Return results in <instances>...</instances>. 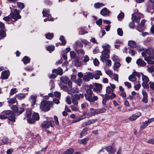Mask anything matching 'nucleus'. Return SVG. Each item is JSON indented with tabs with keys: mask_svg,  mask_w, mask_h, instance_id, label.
<instances>
[{
	"mask_svg": "<svg viewBox=\"0 0 154 154\" xmlns=\"http://www.w3.org/2000/svg\"><path fill=\"white\" fill-rule=\"evenodd\" d=\"M17 91V89L16 88H13L11 90L10 94V95H12L16 93Z\"/></svg>",
	"mask_w": 154,
	"mask_h": 154,
	"instance_id": "a18cd8bd",
	"label": "nucleus"
},
{
	"mask_svg": "<svg viewBox=\"0 0 154 154\" xmlns=\"http://www.w3.org/2000/svg\"><path fill=\"white\" fill-rule=\"evenodd\" d=\"M88 32L86 30L82 28H80V32L79 33L80 35L84 34L85 33H87Z\"/></svg>",
	"mask_w": 154,
	"mask_h": 154,
	"instance_id": "6e6d98bb",
	"label": "nucleus"
},
{
	"mask_svg": "<svg viewBox=\"0 0 154 154\" xmlns=\"http://www.w3.org/2000/svg\"><path fill=\"white\" fill-rule=\"evenodd\" d=\"M88 130V128H84L81 133V135L82 136L85 135L87 134Z\"/></svg>",
	"mask_w": 154,
	"mask_h": 154,
	"instance_id": "79ce46f5",
	"label": "nucleus"
},
{
	"mask_svg": "<svg viewBox=\"0 0 154 154\" xmlns=\"http://www.w3.org/2000/svg\"><path fill=\"white\" fill-rule=\"evenodd\" d=\"M73 152V149H67L63 154H72Z\"/></svg>",
	"mask_w": 154,
	"mask_h": 154,
	"instance_id": "49530a36",
	"label": "nucleus"
},
{
	"mask_svg": "<svg viewBox=\"0 0 154 154\" xmlns=\"http://www.w3.org/2000/svg\"><path fill=\"white\" fill-rule=\"evenodd\" d=\"M72 102L73 104L76 106H78V102L77 100L74 98L73 97H72Z\"/></svg>",
	"mask_w": 154,
	"mask_h": 154,
	"instance_id": "864d4df0",
	"label": "nucleus"
},
{
	"mask_svg": "<svg viewBox=\"0 0 154 154\" xmlns=\"http://www.w3.org/2000/svg\"><path fill=\"white\" fill-rule=\"evenodd\" d=\"M106 150L109 153V154H113L115 152V149L111 146H109L105 148Z\"/></svg>",
	"mask_w": 154,
	"mask_h": 154,
	"instance_id": "393cba45",
	"label": "nucleus"
},
{
	"mask_svg": "<svg viewBox=\"0 0 154 154\" xmlns=\"http://www.w3.org/2000/svg\"><path fill=\"white\" fill-rule=\"evenodd\" d=\"M3 19L8 23H12L14 22V20L12 19L10 15L8 16L4 17Z\"/></svg>",
	"mask_w": 154,
	"mask_h": 154,
	"instance_id": "bb28decb",
	"label": "nucleus"
},
{
	"mask_svg": "<svg viewBox=\"0 0 154 154\" xmlns=\"http://www.w3.org/2000/svg\"><path fill=\"white\" fill-rule=\"evenodd\" d=\"M117 33L118 35L120 36H122L123 32L122 29L120 28H119L117 30Z\"/></svg>",
	"mask_w": 154,
	"mask_h": 154,
	"instance_id": "bf43d9fd",
	"label": "nucleus"
},
{
	"mask_svg": "<svg viewBox=\"0 0 154 154\" xmlns=\"http://www.w3.org/2000/svg\"><path fill=\"white\" fill-rule=\"evenodd\" d=\"M27 122L29 124H32L35 122V121L34 119L29 118L27 119Z\"/></svg>",
	"mask_w": 154,
	"mask_h": 154,
	"instance_id": "774afa93",
	"label": "nucleus"
},
{
	"mask_svg": "<svg viewBox=\"0 0 154 154\" xmlns=\"http://www.w3.org/2000/svg\"><path fill=\"white\" fill-rule=\"evenodd\" d=\"M16 97L14 98L10 99L8 100V102L9 103L14 104L17 102V100L16 99Z\"/></svg>",
	"mask_w": 154,
	"mask_h": 154,
	"instance_id": "58836bf2",
	"label": "nucleus"
},
{
	"mask_svg": "<svg viewBox=\"0 0 154 154\" xmlns=\"http://www.w3.org/2000/svg\"><path fill=\"white\" fill-rule=\"evenodd\" d=\"M26 94L20 93L16 94L15 97L19 100H21L25 98Z\"/></svg>",
	"mask_w": 154,
	"mask_h": 154,
	"instance_id": "cd10ccee",
	"label": "nucleus"
},
{
	"mask_svg": "<svg viewBox=\"0 0 154 154\" xmlns=\"http://www.w3.org/2000/svg\"><path fill=\"white\" fill-rule=\"evenodd\" d=\"M46 49L48 51H50V52L51 51H53L54 49V47L53 46H49L47 47Z\"/></svg>",
	"mask_w": 154,
	"mask_h": 154,
	"instance_id": "09e8293b",
	"label": "nucleus"
},
{
	"mask_svg": "<svg viewBox=\"0 0 154 154\" xmlns=\"http://www.w3.org/2000/svg\"><path fill=\"white\" fill-rule=\"evenodd\" d=\"M129 79L130 81L135 82L137 80V78L134 75H131L129 77Z\"/></svg>",
	"mask_w": 154,
	"mask_h": 154,
	"instance_id": "c9c22d12",
	"label": "nucleus"
},
{
	"mask_svg": "<svg viewBox=\"0 0 154 154\" xmlns=\"http://www.w3.org/2000/svg\"><path fill=\"white\" fill-rule=\"evenodd\" d=\"M143 17V15L141 13L138 12L137 11L135 12L132 14L131 17L132 22H131L129 24V27L131 28H133L135 26L134 22L138 23L140 19Z\"/></svg>",
	"mask_w": 154,
	"mask_h": 154,
	"instance_id": "7ed1b4c3",
	"label": "nucleus"
},
{
	"mask_svg": "<svg viewBox=\"0 0 154 154\" xmlns=\"http://www.w3.org/2000/svg\"><path fill=\"white\" fill-rule=\"evenodd\" d=\"M97 120V119H91L86 121L84 122L82 125V127H84L85 126L89 125L94 124L95 122Z\"/></svg>",
	"mask_w": 154,
	"mask_h": 154,
	"instance_id": "4468645a",
	"label": "nucleus"
},
{
	"mask_svg": "<svg viewBox=\"0 0 154 154\" xmlns=\"http://www.w3.org/2000/svg\"><path fill=\"white\" fill-rule=\"evenodd\" d=\"M105 72L110 77L113 75V72L111 69H108L106 70Z\"/></svg>",
	"mask_w": 154,
	"mask_h": 154,
	"instance_id": "c03bdc74",
	"label": "nucleus"
},
{
	"mask_svg": "<svg viewBox=\"0 0 154 154\" xmlns=\"http://www.w3.org/2000/svg\"><path fill=\"white\" fill-rule=\"evenodd\" d=\"M75 65L77 67L80 66L82 65V62L79 60H77L74 62Z\"/></svg>",
	"mask_w": 154,
	"mask_h": 154,
	"instance_id": "f704fd0d",
	"label": "nucleus"
},
{
	"mask_svg": "<svg viewBox=\"0 0 154 154\" xmlns=\"http://www.w3.org/2000/svg\"><path fill=\"white\" fill-rule=\"evenodd\" d=\"M102 75V73L100 71H97L94 74V78L95 79H98L100 78V76Z\"/></svg>",
	"mask_w": 154,
	"mask_h": 154,
	"instance_id": "c756f323",
	"label": "nucleus"
},
{
	"mask_svg": "<svg viewBox=\"0 0 154 154\" xmlns=\"http://www.w3.org/2000/svg\"><path fill=\"white\" fill-rule=\"evenodd\" d=\"M60 40L62 42L61 44L62 45H64L66 44V42L65 40L64 37L61 36L60 38Z\"/></svg>",
	"mask_w": 154,
	"mask_h": 154,
	"instance_id": "8fccbe9b",
	"label": "nucleus"
},
{
	"mask_svg": "<svg viewBox=\"0 0 154 154\" xmlns=\"http://www.w3.org/2000/svg\"><path fill=\"white\" fill-rule=\"evenodd\" d=\"M52 72L60 75H62L63 74V71L61 69H53Z\"/></svg>",
	"mask_w": 154,
	"mask_h": 154,
	"instance_id": "c85d7f7f",
	"label": "nucleus"
},
{
	"mask_svg": "<svg viewBox=\"0 0 154 154\" xmlns=\"http://www.w3.org/2000/svg\"><path fill=\"white\" fill-rule=\"evenodd\" d=\"M103 50L102 52V55L100 56V60L103 62H105L106 59L109 58V54L110 53L109 49L110 46L108 44H105L102 46Z\"/></svg>",
	"mask_w": 154,
	"mask_h": 154,
	"instance_id": "f03ea898",
	"label": "nucleus"
},
{
	"mask_svg": "<svg viewBox=\"0 0 154 154\" xmlns=\"http://www.w3.org/2000/svg\"><path fill=\"white\" fill-rule=\"evenodd\" d=\"M88 138H85L82 140L79 141V143H83L84 144H85L87 141L88 140Z\"/></svg>",
	"mask_w": 154,
	"mask_h": 154,
	"instance_id": "680f3d73",
	"label": "nucleus"
},
{
	"mask_svg": "<svg viewBox=\"0 0 154 154\" xmlns=\"http://www.w3.org/2000/svg\"><path fill=\"white\" fill-rule=\"evenodd\" d=\"M70 56L71 58L74 59L76 57V54L74 51H71L70 52Z\"/></svg>",
	"mask_w": 154,
	"mask_h": 154,
	"instance_id": "603ef678",
	"label": "nucleus"
},
{
	"mask_svg": "<svg viewBox=\"0 0 154 154\" xmlns=\"http://www.w3.org/2000/svg\"><path fill=\"white\" fill-rule=\"evenodd\" d=\"M46 38L48 39H51L53 36V34L52 33H48L45 35Z\"/></svg>",
	"mask_w": 154,
	"mask_h": 154,
	"instance_id": "a19ab883",
	"label": "nucleus"
},
{
	"mask_svg": "<svg viewBox=\"0 0 154 154\" xmlns=\"http://www.w3.org/2000/svg\"><path fill=\"white\" fill-rule=\"evenodd\" d=\"M75 51L78 53L80 54L81 55H83L85 54V52L83 49H78L76 48L75 49Z\"/></svg>",
	"mask_w": 154,
	"mask_h": 154,
	"instance_id": "e433bc0d",
	"label": "nucleus"
},
{
	"mask_svg": "<svg viewBox=\"0 0 154 154\" xmlns=\"http://www.w3.org/2000/svg\"><path fill=\"white\" fill-rule=\"evenodd\" d=\"M149 124L148 123L147 121H145L140 126L141 128L142 129H143L144 128H145Z\"/></svg>",
	"mask_w": 154,
	"mask_h": 154,
	"instance_id": "de8ad7c7",
	"label": "nucleus"
},
{
	"mask_svg": "<svg viewBox=\"0 0 154 154\" xmlns=\"http://www.w3.org/2000/svg\"><path fill=\"white\" fill-rule=\"evenodd\" d=\"M86 114V112H84V115H81L76 117L75 119H74L72 121V122L73 123H75L86 118V117L85 116V115Z\"/></svg>",
	"mask_w": 154,
	"mask_h": 154,
	"instance_id": "6ab92c4d",
	"label": "nucleus"
},
{
	"mask_svg": "<svg viewBox=\"0 0 154 154\" xmlns=\"http://www.w3.org/2000/svg\"><path fill=\"white\" fill-rule=\"evenodd\" d=\"M146 52L151 58L154 60V52L152 48H149L146 50Z\"/></svg>",
	"mask_w": 154,
	"mask_h": 154,
	"instance_id": "f3484780",
	"label": "nucleus"
},
{
	"mask_svg": "<svg viewBox=\"0 0 154 154\" xmlns=\"http://www.w3.org/2000/svg\"><path fill=\"white\" fill-rule=\"evenodd\" d=\"M150 57H146L145 58V60L147 62V63L150 64H153L154 63V61L152 60H150Z\"/></svg>",
	"mask_w": 154,
	"mask_h": 154,
	"instance_id": "ea45409f",
	"label": "nucleus"
},
{
	"mask_svg": "<svg viewBox=\"0 0 154 154\" xmlns=\"http://www.w3.org/2000/svg\"><path fill=\"white\" fill-rule=\"evenodd\" d=\"M70 107L72 110L73 111H77L78 110L77 106L71 105Z\"/></svg>",
	"mask_w": 154,
	"mask_h": 154,
	"instance_id": "052dcab7",
	"label": "nucleus"
},
{
	"mask_svg": "<svg viewBox=\"0 0 154 154\" xmlns=\"http://www.w3.org/2000/svg\"><path fill=\"white\" fill-rule=\"evenodd\" d=\"M68 91H69L72 88V82L69 81L68 83Z\"/></svg>",
	"mask_w": 154,
	"mask_h": 154,
	"instance_id": "e2e57ef3",
	"label": "nucleus"
},
{
	"mask_svg": "<svg viewBox=\"0 0 154 154\" xmlns=\"http://www.w3.org/2000/svg\"><path fill=\"white\" fill-rule=\"evenodd\" d=\"M136 63L141 66H143L146 65V63L140 59H139L137 60Z\"/></svg>",
	"mask_w": 154,
	"mask_h": 154,
	"instance_id": "a878e982",
	"label": "nucleus"
},
{
	"mask_svg": "<svg viewBox=\"0 0 154 154\" xmlns=\"http://www.w3.org/2000/svg\"><path fill=\"white\" fill-rule=\"evenodd\" d=\"M53 104L52 102L42 101L41 103L40 108L44 111H47L50 110V107L52 106Z\"/></svg>",
	"mask_w": 154,
	"mask_h": 154,
	"instance_id": "423d86ee",
	"label": "nucleus"
},
{
	"mask_svg": "<svg viewBox=\"0 0 154 154\" xmlns=\"http://www.w3.org/2000/svg\"><path fill=\"white\" fill-rule=\"evenodd\" d=\"M10 15L12 19H13L14 20V22L15 21L18 19H20L21 16L19 14V12L16 9L14 10V12H13L11 11L10 14Z\"/></svg>",
	"mask_w": 154,
	"mask_h": 154,
	"instance_id": "6e6552de",
	"label": "nucleus"
},
{
	"mask_svg": "<svg viewBox=\"0 0 154 154\" xmlns=\"http://www.w3.org/2000/svg\"><path fill=\"white\" fill-rule=\"evenodd\" d=\"M96 24L99 26H100L102 23V19H99L96 21Z\"/></svg>",
	"mask_w": 154,
	"mask_h": 154,
	"instance_id": "338daca9",
	"label": "nucleus"
},
{
	"mask_svg": "<svg viewBox=\"0 0 154 154\" xmlns=\"http://www.w3.org/2000/svg\"><path fill=\"white\" fill-rule=\"evenodd\" d=\"M128 45L131 48H136L137 50H138L139 51H142L143 50V49H140V46L137 45L136 43L134 41H129L128 42Z\"/></svg>",
	"mask_w": 154,
	"mask_h": 154,
	"instance_id": "1a4fd4ad",
	"label": "nucleus"
},
{
	"mask_svg": "<svg viewBox=\"0 0 154 154\" xmlns=\"http://www.w3.org/2000/svg\"><path fill=\"white\" fill-rule=\"evenodd\" d=\"M83 61L84 63H86L89 61V58L88 56L85 55L83 57Z\"/></svg>",
	"mask_w": 154,
	"mask_h": 154,
	"instance_id": "13d9d810",
	"label": "nucleus"
},
{
	"mask_svg": "<svg viewBox=\"0 0 154 154\" xmlns=\"http://www.w3.org/2000/svg\"><path fill=\"white\" fill-rule=\"evenodd\" d=\"M36 98V96H31L29 99V101L31 103L32 106H33L35 104Z\"/></svg>",
	"mask_w": 154,
	"mask_h": 154,
	"instance_id": "5701e85b",
	"label": "nucleus"
},
{
	"mask_svg": "<svg viewBox=\"0 0 154 154\" xmlns=\"http://www.w3.org/2000/svg\"><path fill=\"white\" fill-rule=\"evenodd\" d=\"M146 22V20H142L141 22V24L137 26L138 30L140 32H142L144 29V23Z\"/></svg>",
	"mask_w": 154,
	"mask_h": 154,
	"instance_id": "aec40b11",
	"label": "nucleus"
},
{
	"mask_svg": "<svg viewBox=\"0 0 154 154\" xmlns=\"http://www.w3.org/2000/svg\"><path fill=\"white\" fill-rule=\"evenodd\" d=\"M141 113L140 112H138L136 113L133 114L131 115L128 118L130 120L133 121L136 120L139 117L141 116Z\"/></svg>",
	"mask_w": 154,
	"mask_h": 154,
	"instance_id": "2eb2a0df",
	"label": "nucleus"
},
{
	"mask_svg": "<svg viewBox=\"0 0 154 154\" xmlns=\"http://www.w3.org/2000/svg\"><path fill=\"white\" fill-rule=\"evenodd\" d=\"M94 6L95 8H98L102 6H104V5L102 3H98L95 4Z\"/></svg>",
	"mask_w": 154,
	"mask_h": 154,
	"instance_id": "37998d69",
	"label": "nucleus"
},
{
	"mask_svg": "<svg viewBox=\"0 0 154 154\" xmlns=\"http://www.w3.org/2000/svg\"><path fill=\"white\" fill-rule=\"evenodd\" d=\"M143 83L142 86L145 88L148 89L149 88V85L148 82L149 81V79L147 76L141 73Z\"/></svg>",
	"mask_w": 154,
	"mask_h": 154,
	"instance_id": "0eeeda50",
	"label": "nucleus"
},
{
	"mask_svg": "<svg viewBox=\"0 0 154 154\" xmlns=\"http://www.w3.org/2000/svg\"><path fill=\"white\" fill-rule=\"evenodd\" d=\"M88 106V104L86 103H83L81 104V108L83 109H86Z\"/></svg>",
	"mask_w": 154,
	"mask_h": 154,
	"instance_id": "4d7b16f0",
	"label": "nucleus"
},
{
	"mask_svg": "<svg viewBox=\"0 0 154 154\" xmlns=\"http://www.w3.org/2000/svg\"><path fill=\"white\" fill-rule=\"evenodd\" d=\"M84 97V95L82 94H75L73 97L77 100L80 99V98H82Z\"/></svg>",
	"mask_w": 154,
	"mask_h": 154,
	"instance_id": "72a5a7b5",
	"label": "nucleus"
},
{
	"mask_svg": "<svg viewBox=\"0 0 154 154\" xmlns=\"http://www.w3.org/2000/svg\"><path fill=\"white\" fill-rule=\"evenodd\" d=\"M124 14L123 12H121L118 16L117 17L119 20H121L124 17Z\"/></svg>",
	"mask_w": 154,
	"mask_h": 154,
	"instance_id": "3c124183",
	"label": "nucleus"
},
{
	"mask_svg": "<svg viewBox=\"0 0 154 154\" xmlns=\"http://www.w3.org/2000/svg\"><path fill=\"white\" fill-rule=\"evenodd\" d=\"M54 125V122L52 120H50V121L48 120L42 123V126L46 128H48L50 126L52 127Z\"/></svg>",
	"mask_w": 154,
	"mask_h": 154,
	"instance_id": "9b49d317",
	"label": "nucleus"
},
{
	"mask_svg": "<svg viewBox=\"0 0 154 154\" xmlns=\"http://www.w3.org/2000/svg\"><path fill=\"white\" fill-rule=\"evenodd\" d=\"M100 13L101 15L103 16L109 15L110 12L107 8H105L101 10Z\"/></svg>",
	"mask_w": 154,
	"mask_h": 154,
	"instance_id": "b1692460",
	"label": "nucleus"
},
{
	"mask_svg": "<svg viewBox=\"0 0 154 154\" xmlns=\"http://www.w3.org/2000/svg\"><path fill=\"white\" fill-rule=\"evenodd\" d=\"M43 15L44 17H47V18L44 20L45 22H46L47 20L53 21V18L50 15L49 11L46 9H44L42 11Z\"/></svg>",
	"mask_w": 154,
	"mask_h": 154,
	"instance_id": "9d476101",
	"label": "nucleus"
},
{
	"mask_svg": "<svg viewBox=\"0 0 154 154\" xmlns=\"http://www.w3.org/2000/svg\"><path fill=\"white\" fill-rule=\"evenodd\" d=\"M30 58L27 56L24 57L22 60V61L23 62V63L25 64L29 63L30 62Z\"/></svg>",
	"mask_w": 154,
	"mask_h": 154,
	"instance_id": "2f4dec72",
	"label": "nucleus"
},
{
	"mask_svg": "<svg viewBox=\"0 0 154 154\" xmlns=\"http://www.w3.org/2000/svg\"><path fill=\"white\" fill-rule=\"evenodd\" d=\"M110 86H107L106 88V94L105 95L106 99H112L115 98L116 95L114 92V89L116 88L115 85L110 84Z\"/></svg>",
	"mask_w": 154,
	"mask_h": 154,
	"instance_id": "f257e3e1",
	"label": "nucleus"
},
{
	"mask_svg": "<svg viewBox=\"0 0 154 154\" xmlns=\"http://www.w3.org/2000/svg\"><path fill=\"white\" fill-rule=\"evenodd\" d=\"M10 74V72L8 70H6L3 71L2 73L1 78L2 79H7Z\"/></svg>",
	"mask_w": 154,
	"mask_h": 154,
	"instance_id": "a211bd4d",
	"label": "nucleus"
},
{
	"mask_svg": "<svg viewBox=\"0 0 154 154\" xmlns=\"http://www.w3.org/2000/svg\"><path fill=\"white\" fill-rule=\"evenodd\" d=\"M92 94H85L86 100L91 102H93L98 100L97 97L96 96H92Z\"/></svg>",
	"mask_w": 154,
	"mask_h": 154,
	"instance_id": "f8f14e48",
	"label": "nucleus"
},
{
	"mask_svg": "<svg viewBox=\"0 0 154 154\" xmlns=\"http://www.w3.org/2000/svg\"><path fill=\"white\" fill-rule=\"evenodd\" d=\"M32 118L35 121L38 120L39 119V116L38 114L36 112L34 113L32 115Z\"/></svg>",
	"mask_w": 154,
	"mask_h": 154,
	"instance_id": "473e14b6",
	"label": "nucleus"
},
{
	"mask_svg": "<svg viewBox=\"0 0 154 154\" xmlns=\"http://www.w3.org/2000/svg\"><path fill=\"white\" fill-rule=\"evenodd\" d=\"M12 109L15 112L18 113L19 114L22 113L24 111L23 108L20 107L18 108L17 106L15 105H13L12 106Z\"/></svg>",
	"mask_w": 154,
	"mask_h": 154,
	"instance_id": "dca6fc26",
	"label": "nucleus"
},
{
	"mask_svg": "<svg viewBox=\"0 0 154 154\" xmlns=\"http://www.w3.org/2000/svg\"><path fill=\"white\" fill-rule=\"evenodd\" d=\"M72 93H77L78 92L79 90L78 88H72L69 91Z\"/></svg>",
	"mask_w": 154,
	"mask_h": 154,
	"instance_id": "0e129e2a",
	"label": "nucleus"
},
{
	"mask_svg": "<svg viewBox=\"0 0 154 154\" xmlns=\"http://www.w3.org/2000/svg\"><path fill=\"white\" fill-rule=\"evenodd\" d=\"M106 111V109L104 108H101L97 109L90 108L89 112L87 114L89 116L91 117L97 114L105 112Z\"/></svg>",
	"mask_w": 154,
	"mask_h": 154,
	"instance_id": "39448f33",
	"label": "nucleus"
},
{
	"mask_svg": "<svg viewBox=\"0 0 154 154\" xmlns=\"http://www.w3.org/2000/svg\"><path fill=\"white\" fill-rule=\"evenodd\" d=\"M93 63L94 65L95 66H98L100 64L99 60L97 58H95L94 60Z\"/></svg>",
	"mask_w": 154,
	"mask_h": 154,
	"instance_id": "69168bd1",
	"label": "nucleus"
},
{
	"mask_svg": "<svg viewBox=\"0 0 154 154\" xmlns=\"http://www.w3.org/2000/svg\"><path fill=\"white\" fill-rule=\"evenodd\" d=\"M61 81L65 84H67L70 81L69 80L68 78L66 76H63L60 78Z\"/></svg>",
	"mask_w": 154,
	"mask_h": 154,
	"instance_id": "7c9ffc66",
	"label": "nucleus"
},
{
	"mask_svg": "<svg viewBox=\"0 0 154 154\" xmlns=\"http://www.w3.org/2000/svg\"><path fill=\"white\" fill-rule=\"evenodd\" d=\"M74 82L79 86H81L82 83V80L81 79L78 78Z\"/></svg>",
	"mask_w": 154,
	"mask_h": 154,
	"instance_id": "4c0bfd02",
	"label": "nucleus"
},
{
	"mask_svg": "<svg viewBox=\"0 0 154 154\" xmlns=\"http://www.w3.org/2000/svg\"><path fill=\"white\" fill-rule=\"evenodd\" d=\"M102 89V85L100 84L95 83L94 84L93 91L97 93L100 92Z\"/></svg>",
	"mask_w": 154,
	"mask_h": 154,
	"instance_id": "ddd939ff",
	"label": "nucleus"
},
{
	"mask_svg": "<svg viewBox=\"0 0 154 154\" xmlns=\"http://www.w3.org/2000/svg\"><path fill=\"white\" fill-rule=\"evenodd\" d=\"M83 79L84 81L85 82H88L90 80L87 74L83 76Z\"/></svg>",
	"mask_w": 154,
	"mask_h": 154,
	"instance_id": "5fc2aeb1",
	"label": "nucleus"
},
{
	"mask_svg": "<svg viewBox=\"0 0 154 154\" xmlns=\"http://www.w3.org/2000/svg\"><path fill=\"white\" fill-rule=\"evenodd\" d=\"M2 114H5L6 115L2 114L0 116V118L2 119H7V118L8 119L14 122L15 121V117L14 114L13 112L11 110H6L3 111Z\"/></svg>",
	"mask_w": 154,
	"mask_h": 154,
	"instance_id": "20e7f679",
	"label": "nucleus"
},
{
	"mask_svg": "<svg viewBox=\"0 0 154 154\" xmlns=\"http://www.w3.org/2000/svg\"><path fill=\"white\" fill-rule=\"evenodd\" d=\"M70 50L69 48H67L63 51L62 54V57L65 60L67 59V54L70 51Z\"/></svg>",
	"mask_w": 154,
	"mask_h": 154,
	"instance_id": "4be33fe9",
	"label": "nucleus"
},
{
	"mask_svg": "<svg viewBox=\"0 0 154 154\" xmlns=\"http://www.w3.org/2000/svg\"><path fill=\"white\" fill-rule=\"evenodd\" d=\"M70 50L69 48H67L63 51L62 54V57L65 60L67 59V54L70 51Z\"/></svg>",
	"mask_w": 154,
	"mask_h": 154,
	"instance_id": "412c9836",
	"label": "nucleus"
}]
</instances>
